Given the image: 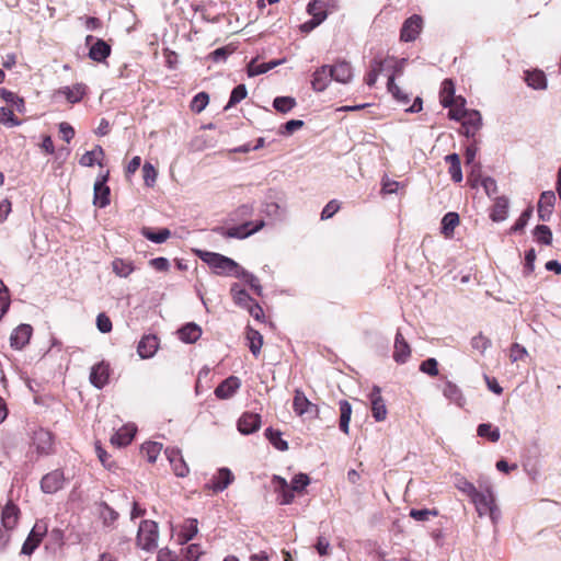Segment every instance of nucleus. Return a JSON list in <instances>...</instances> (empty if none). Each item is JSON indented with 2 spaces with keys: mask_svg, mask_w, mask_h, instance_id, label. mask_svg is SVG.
I'll return each mask as SVG.
<instances>
[{
  "mask_svg": "<svg viewBox=\"0 0 561 561\" xmlns=\"http://www.w3.org/2000/svg\"><path fill=\"white\" fill-rule=\"evenodd\" d=\"M479 516L489 515L492 523L496 524L501 518V511L495 504V497L491 486L478 491L471 499Z\"/></svg>",
  "mask_w": 561,
  "mask_h": 561,
  "instance_id": "f257e3e1",
  "label": "nucleus"
},
{
  "mask_svg": "<svg viewBox=\"0 0 561 561\" xmlns=\"http://www.w3.org/2000/svg\"><path fill=\"white\" fill-rule=\"evenodd\" d=\"M197 254L217 274L234 276V273L240 268L236 261L222 254L208 251H197Z\"/></svg>",
  "mask_w": 561,
  "mask_h": 561,
  "instance_id": "f03ea898",
  "label": "nucleus"
},
{
  "mask_svg": "<svg viewBox=\"0 0 561 561\" xmlns=\"http://www.w3.org/2000/svg\"><path fill=\"white\" fill-rule=\"evenodd\" d=\"M158 525L152 520L140 523L137 534L138 546L147 551L153 550L158 542Z\"/></svg>",
  "mask_w": 561,
  "mask_h": 561,
  "instance_id": "7ed1b4c3",
  "label": "nucleus"
},
{
  "mask_svg": "<svg viewBox=\"0 0 561 561\" xmlns=\"http://www.w3.org/2000/svg\"><path fill=\"white\" fill-rule=\"evenodd\" d=\"M251 225V222H245L238 227H232L228 229L224 227H217L214 229V231L224 238L244 239L251 236L252 233L261 230L265 226V222L263 220H260L252 228H250Z\"/></svg>",
  "mask_w": 561,
  "mask_h": 561,
  "instance_id": "20e7f679",
  "label": "nucleus"
},
{
  "mask_svg": "<svg viewBox=\"0 0 561 561\" xmlns=\"http://www.w3.org/2000/svg\"><path fill=\"white\" fill-rule=\"evenodd\" d=\"M108 180V171L100 174L94 183L93 204L100 208H104L110 204V187L106 185Z\"/></svg>",
  "mask_w": 561,
  "mask_h": 561,
  "instance_id": "39448f33",
  "label": "nucleus"
},
{
  "mask_svg": "<svg viewBox=\"0 0 561 561\" xmlns=\"http://www.w3.org/2000/svg\"><path fill=\"white\" fill-rule=\"evenodd\" d=\"M33 446L37 454L49 455L54 451V437L53 434L44 428H38L33 433Z\"/></svg>",
  "mask_w": 561,
  "mask_h": 561,
  "instance_id": "423d86ee",
  "label": "nucleus"
},
{
  "mask_svg": "<svg viewBox=\"0 0 561 561\" xmlns=\"http://www.w3.org/2000/svg\"><path fill=\"white\" fill-rule=\"evenodd\" d=\"M164 454L176 477L185 478L190 473V468L182 456V451L179 448H167Z\"/></svg>",
  "mask_w": 561,
  "mask_h": 561,
  "instance_id": "0eeeda50",
  "label": "nucleus"
},
{
  "mask_svg": "<svg viewBox=\"0 0 561 561\" xmlns=\"http://www.w3.org/2000/svg\"><path fill=\"white\" fill-rule=\"evenodd\" d=\"M294 411L298 415H307L308 417H317L319 414V409L316 404L311 403L305 393L300 390H296L294 401H293Z\"/></svg>",
  "mask_w": 561,
  "mask_h": 561,
  "instance_id": "6e6552de",
  "label": "nucleus"
},
{
  "mask_svg": "<svg viewBox=\"0 0 561 561\" xmlns=\"http://www.w3.org/2000/svg\"><path fill=\"white\" fill-rule=\"evenodd\" d=\"M46 533L47 526L42 523H36L33 529L31 530L28 537L24 541L21 553L26 556L32 554L33 551L38 547L39 542L42 541Z\"/></svg>",
  "mask_w": 561,
  "mask_h": 561,
  "instance_id": "1a4fd4ad",
  "label": "nucleus"
},
{
  "mask_svg": "<svg viewBox=\"0 0 561 561\" xmlns=\"http://www.w3.org/2000/svg\"><path fill=\"white\" fill-rule=\"evenodd\" d=\"M65 482L64 472L56 469L45 474L41 480V489L44 493L53 494L59 491Z\"/></svg>",
  "mask_w": 561,
  "mask_h": 561,
  "instance_id": "9d476101",
  "label": "nucleus"
},
{
  "mask_svg": "<svg viewBox=\"0 0 561 561\" xmlns=\"http://www.w3.org/2000/svg\"><path fill=\"white\" fill-rule=\"evenodd\" d=\"M423 25L420 15L414 14L407 19L402 25L400 37L403 42H413L419 36Z\"/></svg>",
  "mask_w": 561,
  "mask_h": 561,
  "instance_id": "9b49d317",
  "label": "nucleus"
},
{
  "mask_svg": "<svg viewBox=\"0 0 561 561\" xmlns=\"http://www.w3.org/2000/svg\"><path fill=\"white\" fill-rule=\"evenodd\" d=\"M369 400L371 405L373 417L377 422H382L386 420L388 411L386 408L385 400L381 397L380 388L378 386H374L371 392L369 393Z\"/></svg>",
  "mask_w": 561,
  "mask_h": 561,
  "instance_id": "f8f14e48",
  "label": "nucleus"
},
{
  "mask_svg": "<svg viewBox=\"0 0 561 561\" xmlns=\"http://www.w3.org/2000/svg\"><path fill=\"white\" fill-rule=\"evenodd\" d=\"M33 333V328L30 324L22 323L16 327L10 335V345L14 350H22L28 344Z\"/></svg>",
  "mask_w": 561,
  "mask_h": 561,
  "instance_id": "ddd939ff",
  "label": "nucleus"
},
{
  "mask_svg": "<svg viewBox=\"0 0 561 561\" xmlns=\"http://www.w3.org/2000/svg\"><path fill=\"white\" fill-rule=\"evenodd\" d=\"M329 0H313L308 4L307 11L312 19L310 20L311 27L320 25L328 16Z\"/></svg>",
  "mask_w": 561,
  "mask_h": 561,
  "instance_id": "4468645a",
  "label": "nucleus"
},
{
  "mask_svg": "<svg viewBox=\"0 0 561 561\" xmlns=\"http://www.w3.org/2000/svg\"><path fill=\"white\" fill-rule=\"evenodd\" d=\"M556 204V194L552 191L541 193L538 202V216L542 221H549Z\"/></svg>",
  "mask_w": 561,
  "mask_h": 561,
  "instance_id": "2eb2a0df",
  "label": "nucleus"
},
{
  "mask_svg": "<svg viewBox=\"0 0 561 561\" xmlns=\"http://www.w3.org/2000/svg\"><path fill=\"white\" fill-rule=\"evenodd\" d=\"M238 431L243 435H250L261 427V416L257 413L245 412L238 420Z\"/></svg>",
  "mask_w": 561,
  "mask_h": 561,
  "instance_id": "dca6fc26",
  "label": "nucleus"
},
{
  "mask_svg": "<svg viewBox=\"0 0 561 561\" xmlns=\"http://www.w3.org/2000/svg\"><path fill=\"white\" fill-rule=\"evenodd\" d=\"M87 92L83 83H76L72 87H61L55 92V98L65 96L69 103H78L82 100Z\"/></svg>",
  "mask_w": 561,
  "mask_h": 561,
  "instance_id": "f3484780",
  "label": "nucleus"
},
{
  "mask_svg": "<svg viewBox=\"0 0 561 561\" xmlns=\"http://www.w3.org/2000/svg\"><path fill=\"white\" fill-rule=\"evenodd\" d=\"M331 79L340 83H348L353 78V68L350 62L343 60L334 66H329Z\"/></svg>",
  "mask_w": 561,
  "mask_h": 561,
  "instance_id": "a211bd4d",
  "label": "nucleus"
},
{
  "mask_svg": "<svg viewBox=\"0 0 561 561\" xmlns=\"http://www.w3.org/2000/svg\"><path fill=\"white\" fill-rule=\"evenodd\" d=\"M110 368L104 362L92 366L90 371V382L98 389H102L108 381Z\"/></svg>",
  "mask_w": 561,
  "mask_h": 561,
  "instance_id": "6ab92c4d",
  "label": "nucleus"
},
{
  "mask_svg": "<svg viewBox=\"0 0 561 561\" xmlns=\"http://www.w3.org/2000/svg\"><path fill=\"white\" fill-rule=\"evenodd\" d=\"M240 387V379L238 377L230 376L218 385V387L215 389V394L219 399H229L238 391Z\"/></svg>",
  "mask_w": 561,
  "mask_h": 561,
  "instance_id": "aec40b11",
  "label": "nucleus"
},
{
  "mask_svg": "<svg viewBox=\"0 0 561 561\" xmlns=\"http://www.w3.org/2000/svg\"><path fill=\"white\" fill-rule=\"evenodd\" d=\"M482 126V117L479 111L470 110L462 119L463 135L473 137Z\"/></svg>",
  "mask_w": 561,
  "mask_h": 561,
  "instance_id": "412c9836",
  "label": "nucleus"
},
{
  "mask_svg": "<svg viewBox=\"0 0 561 561\" xmlns=\"http://www.w3.org/2000/svg\"><path fill=\"white\" fill-rule=\"evenodd\" d=\"M443 396L451 403L456 404L458 408H463L466 404V399L461 389L454 383L453 381H445L442 387Z\"/></svg>",
  "mask_w": 561,
  "mask_h": 561,
  "instance_id": "4be33fe9",
  "label": "nucleus"
},
{
  "mask_svg": "<svg viewBox=\"0 0 561 561\" xmlns=\"http://www.w3.org/2000/svg\"><path fill=\"white\" fill-rule=\"evenodd\" d=\"M136 431L137 427L134 424H126L112 435L111 443L118 447L127 446L131 443Z\"/></svg>",
  "mask_w": 561,
  "mask_h": 561,
  "instance_id": "5701e85b",
  "label": "nucleus"
},
{
  "mask_svg": "<svg viewBox=\"0 0 561 561\" xmlns=\"http://www.w3.org/2000/svg\"><path fill=\"white\" fill-rule=\"evenodd\" d=\"M411 355V347L404 340L400 331L397 332L394 339L393 359L398 364H404Z\"/></svg>",
  "mask_w": 561,
  "mask_h": 561,
  "instance_id": "b1692460",
  "label": "nucleus"
},
{
  "mask_svg": "<svg viewBox=\"0 0 561 561\" xmlns=\"http://www.w3.org/2000/svg\"><path fill=\"white\" fill-rule=\"evenodd\" d=\"M20 510L12 502H9L1 513V527L5 530H12L19 520Z\"/></svg>",
  "mask_w": 561,
  "mask_h": 561,
  "instance_id": "393cba45",
  "label": "nucleus"
},
{
  "mask_svg": "<svg viewBox=\"0 0 561 561\" xmlns=\"http://www.w3.org/2000/svg\"><path fill=\"white\" fill-rule=\"evenodd\" d=\"M233 479V474L228 468H220L211 479L209 488L214 492H221L232 483Z\"/></svg>",
  "mask_w": 561,
  "mask_h": 561,
  "instance_id": "a878e982",
  "label": "nucleus"
},
{
  "mask_svg": "<svg viewBox=\"0 0 561 561\" xmlns=\"http://www.w3.org/2000/svg\"><path fill=\"white\" fill-rule=\"evenodd\" d=\"M524 79L527 85L534 90H546L548 87L546 75L539 69L526 70Z\"/></svg>",
  "mask_w": 561,
  "mask_h": 561,
  "instance_id": "bb28decb",
  "label": "nucleus"
},
{
  "mask_svg": "<svg viewBox=\"0 0 561 561\" xmlns=\"http://www.w3.org/2000/svg\"><path fill=\"white\" fill-rule=\"evenodd\" d=\"M159 347L156 335H146L138 343L137 352L144 359L152 357Z\"/></svg>",
  "mask_w": 561,
  "mask_h": 561,
  "instance_id": "cd10ccee",
  "label": "nucleus"
},
{
  "mask_svg": "<svg viewBox=\"0 0 561 561\" xmlns=\"http://www.w3.org/2000/svg\"><path fill=\"white\" fill-rule=\"evenodd\" d=\"M330 80L332 79L330 76L329 66L324 65L313 72L311 80L312 89L314 91L322 92L328 87Z\"/></svg>",
  "mask_w": 561,
  "mask_h": 561,
  "instance_id": "c85d7f7f",
  "label": "nucleus"
},
{
  "mask_svg": "<svg viewBox=\"0 0 561 561\" xmlns=\"http://www.w3.org/2000/svg\"><path fill=\"white\" fill-rule=\"evenodd\" d=\"M111 54V46L103 39H96L89 50V57L98 62L104 61Z\"/></svg>",
  "mask_w": 561,
  "mask_h": 561,
  "instance_id": "c756f323",
  "label": "nucleus"
},
{
  "mask_svg": "<svg viewBox=\"0 0 561 561\" xmlns=\"http://www.w3.org/2000/svg\"><path fill=\"white\" fill-rule=\"evenodd\" d=\"M179 339L184 343H195L202 335V329L194 322L186 323L179 331Z\"/></svg>",
  "mask_w": 561,
  "mask_h": 561,
  "instance_id": "7c9ffc66",
  "label": "nucleus"
},
{
  "mask_svg": "<svg viewBox=\"0 0 561 561\" xmlns=\"http://www.w3.org/2000/svg\"><path fill=\"white\" fill-rule=\"evenodd\" d=\"M508 213V199L505 196L496 197L490 217L493 221H503Z\"/></svg>",
  "mask_w": 561,
  "mask_h": 561,
  "instance_id": "2f4dec72",
  "label": "nucleus"
},
{
  "mask_svg": "<svg viewBox=\"0 0 561 561\" xmlns=\"http://www.w3.org/2000/svg\"><path fill=\"white\" fill-rule=\"evenodd\" d=\"M104 157V150L101 146H95L93 150L87 151L84 154L81 156L79 163L82 167H93L95 163H98L100 167H102V159Z\"/></svg>",
  "mask_w": 561,
  "mask_h": 561,
  "instance_id": "473e14b6",
  "label": "nucleus"
},
{
  "mask_svg": "<svg viewBox=\"0 0 561 561\" xmlns=\"http://www.w3.org/2000/svg\"><path fill=\"white\" fill-rule=\"evenodd\" d=\"M445 161L449 163V174L451 180L455 183H460L462 181V171L460 157L457 153H450L445 157Z\"/></svg>",
  "mask_w": 561,
  "mask_h": 561,
  "instance_id": "72a5a7b5",
  "label": "nucleus"
},
{
  "mask_svg": "<svg viewBox=\"0 0 561 561\" xmlns=\"http://www.w3.org/2000/svg\"><path fill=\"white\" fill-rule=\"evenodd\" d=\"M234 277L243 279L247 284H249L251 289L254 290L256 295L262 296L263 288L260 284L259 278L254 274L248 272L247 270L240 266L238 272L234 273Z\"/></svg>",
  "mask_w": 561,
  "mask_h": 561,
  "instance_id": "f704fd0d",
  "label": "nucleus"
},
{
  "mask_svg": "<svg viewBox=\"0 0 561 561\" xmlns=\"http://www.w3.org/2000/svg\"><path fill=\"white\" fill-rule=\"evenodd\" d=\"M198 533L197 528V519H187L183 527L181 533L178 536V540L181 545L186 543L187 541L192 540L196 534Z\"/></svg>",
  "mask_w": 561,
  "mask_h": 561,
  "instance_id": "c9c22d12",
  "label": "nucleus"
},
{
  "mask_svg": "<svg viewBox=\"0 0 561 561\" xmlns=\"http://www.w3.org/2000/svg\"><path fill=\"white\" fill-rule=\"evenodd\" d=\"M247 340L249 342V348H250L251 353L255 357L259 356L261 353L262 345H263L262 334L259 331L249 327L247 329Z\"/></svg>",
  "mask_w": 561,
  "mask_h": 561,
  "instance_id": "e433bc0d",
  "label": "nucleus"
},
{
  "mask_svg": "<svg viewBox=\"0 0 561 561\" xmlns=\"http://www.w3.org/2000/svg\"><path fill=\"white\" fill-rule=\"evenodd\" d=\"M113 272L119 277H128L134 271L135 266L131 261L116 257L112 262Z\"/></svg>",
  "mask_w": 561,
  "mask_h": 561,
  "instance_id": "4c0bfd02",
  "label": "nucleus"
},
{
  "mask_svg": "<svg viewBox=\"0 0 561 561\" xmlns=\"http://www.w3.org/2000/svg\"><path fill=\"white\" fill-rule=\"evenodd\" d=\"M455 88L451 80L446 79L443 81L442 91H440V103L444 107H449L456 102L458 99L454 98Z\"/></svg>",
  "mask_w": 561,
  "mask_h": 561,
  "instance_id": "58836bf2",
  "label": "nucleus"
},
{
  "mask_svg": "<svg viewBox=\"0 0 561 561\" xmlns=\"http://www.w3.org/2000/svg\"><path fill=\"white\" fill-rule=\"evenodd\" d=\"M340 430L348 434L350 432V421L352 415V405L346 400L340 401Z\"/></svg>",
  "mask_w": 561,
  "mask_h": 561,
  "instance_id": "ea45409f",
  "label": "nucleus"
},
{
  "mask_svg": "<svg viewBox=\"0 0 561 561\" xmlns=\"http://www.w3.org/2000/svg\"><path fill=\"white\" fill-rule=\"evenodd\" d=\"M142 236L151 242L163 243L170 238L171 231L167 228L160 229L158 231H152L149 228H144Z\"/></svg>",
  "mask_w": 561,
  "mask_h": 561,
  "instance_id": "a19ab883",
  "label": "nucleus"
},
{
  "mask_svg": "<svg viewBox=\"0 0 561 561\" xmlns=\"http://www.w3.org/2000/svg\"><path fill=\"white\" fill-rule=\"evenodd\" d=\"M162 450V444L157 442H148L141 446V453L149 462H154Z\"/></svg>",
  "mask_w": 561,
  "mask_h": 561,
  "instance_id": "79ce46f5",
  "label": "nucleus"
},
{
  "mask_svg": "<svg viewBox=\"0 0 561 561\" xmlns=\"http://www.w3.org/2000/svg\"><path fill=\"white\" fill-rule=\"evenodd\" d=\"M477 433L480 437H485L492 443L500 439L501 434L497 427H493L490 423H482L478 426Z\"/></svg>",
  "mask_w": 561,
  "mask_h": 561,
  "instance_id": "37998d69",
  "label": "nucleus"
},
{
  "mask_svg": "<svg viewBox=\"0 0 561 561\" xmlns=\"http://www.w3.org/2000/svg\"><path fill=\"white\" fill-rule=\"evenodd\" d=\"M265 436L276 449L280 451L288 449V443L282 438V433L279 431L267 428L265 431Z\"/></svg>",
  "mask_w": 561,
  "mask_h": 561,
  "instance_id": "c03bdc74",
  "label": "nucleus"
},
{
  "mask_svg": "<svg viewBox=\"0 0 561 561\" xmlns=\"http://www.w3.org/2000/svg\"><path fill=\"white\" fill-rule=\"evenodd\" d=\"M387 89L397 101L402 104H407L409 102V95L403 93L400 87L394 82V75H388Z\"/></svg>",
  "mask_w": 561,
  "mask_h": 561,
  "instance_id": "a18cd8bd",
  "label": "nucleus"
},
{
  "mask_svg": "<svg viewBox=\"0 0 561 561\" xmlns=\"http://www.w3.org/2000/svg\"><path fill=\"white\" fill-rule=\"evenodd\" d=\"M458 224H459L458 214L454 213V211L447 213L442 219L443 233L446 236H449L450 233L454 232V229L458 226Z\"/></svg>",
  "mask_w": 561,
  "mask_h": 561,
  "instance_id": "49530a36",
  "label": "nucleus"
},
{
  "mask_svg": "<svg viewBox=\"0 0 561 561\" xmlns=\"http://www.w3.org/2000/svg\"><path fill=\"white\" fill-rule=\"evenodd\" d=\"M466 101L462 98H458L456 102L451 106H449L448 116L450 119L461 121L468 113V110L465 108Z\"/></svg>",
  "mask_w": 561,
  "mask_h": 561,
  "instance_id": "de8ad7c7",
  "label": "nucleus"
},
{
  "mask_svg": "<svg viewBox=\"0 0 561 561\" xmlns=\"http://www.w3.org/2000/svg\"><path fill=\"white\" fill-rule=\"evenodd\" d=\"M296 105V100L290 96H277L273 101V106L280 113H288Z\"/></svg>",
  "mask_w": 561,
  "mask_h": 561,
  "instance_id": "09e8293b",
  "label": "nucleus"
},
{
  "mask_svg": "<svg viewBox=\"0 0 561 561\" xmlns=\"http://www.w3.org/2000/svg\"><path fill=\"white\" fill-rule=\"evenodd\" d=\"M534 236L536 241L541 244L550 245L552 242V232L546 225H538L534 230Z\"/></svg>",
  "mask_w": 561,
  "mask_h": 561,
  "instance_id": "8fccbe9b",
  "label": "nucleus"
},
{
  "mask_svg": "<svg viewBox=\"0 0 561 561\" xmlns=\"http://www.w3.org/2000/svg\"><path fill=\"white\" fill-rule=\"evenodd\" d=\"M407 62L408 59L405 58L397 59L394 57L388 56L387 64L389 68V75H394V78L397 76H401L403 73Z\"/></svg>",
  "mask_w": 561,
  "mask_h": 561,
  "instance_id": "3c124183",
  "label": "nucleus"
},
{
  "mask_svg": "<svg viewBox=\"0 0 561 561\" xmlns=\"http://www.w3.org/2000/svg\"><path fill=\"white\" fill-rule=\"evenodd\" d=\"M248 91L244 84L237 85L231 94L228 104L226 105L225 110L234 106L236 104L240 103L243 99L247 98Z\"/></svg>",
  "mask_w": 561,
  "mask_h": 561,
  "instance_id": "603ef678",
  "label": "nucleus"
},
{
  "mask_svg": "<svg viewBox=\"0 0 561 561\" xmlns=\"http://www.w3.org/2000/svg\"><path fill=\"white\" fill-rule=\"evenodd\" d=\"M209 102V96L207 93L205 92H199L198 94H196L192 102H191V108L193 112L195 113H201L202 111L205 110V107L207 106Z\"/></svg>",
  "mask_w": 561,
  "mask_h": 561,
  "instance_id": "864d4df0",
  "label": "nucleus"
},
{
  "mask_svg": "<svg viewBox=\"0 0 561 561\" xmlns=\"http://www.w3.org/2000/svg\"><path fill=\"white\" fill-rule=\"evenodd\" d=\"M0 123L10 127L21 124L13 111L8 107H0Z\"/></svg>",
  "mask_w": 561,
  "mask_h": 561,
  "instance_id": "5fc2aeb1",
  "label": "nucleus"
},
{
  "mask_svg": "<svg viewBox=\"0 0 561 561\" xmlns=\"http://www.w3.org/2000/svg\"><path fill=\"white\" fill-rule=\"evenodd\" d=\"M471 346L473 350H477L483 354L491 346V340L484 336L482 333H479L471 339Z\"/></svg>",
  "mask_w": 561,
  "mask_h": 561,
  "instance_id": "6e6d98bb",
  "label": "nucleus"
},
{
  "mask_svg": "<svg viewBox=\"0 0 561 561\" xmlns=\"http://www.w3.org/2000/svg\"><path fill=\"white\" fill-rule=\"evenodd\" d=\"M456 488L460 492L468 495L470 499H472L474 496V494L478 492L477 488L463 477H460L457 479Z\"/></svg>",
  "mask_w": 561,
  "mask_h": 561,
  "instance_id": "4d7b16f0",
  "label": "nucleus"
},
{
  "mask_svg": "<svg viewBox=\"0 0 561 561\" xmlns=\"http://www.w3.org/2000/svg\"><path fill=\"white\" fill-rule=\"evenodd\" d=\"M531 215H533V209L530 207L525 209L522 213V215L518 217L516 222L512 226L511 232L515 233V232L522 231L526 227V225L528 224V220L531 217Z\"/></svg>",
  "mask_w": 561,
  "mask_h": 561,
  "instance_id": "13d9d810",
  "label": "nucleus"
},
{
  "mask_svg": "<svg viewBox=\"0 0 561 561\" xmlns=\"http://www.w3.org/2000/svg\"><path fill=\"white\" fill-rule=\"evenodd\" d=\"M142 173H144V182L148 187H151L154 185L157 180V171L153 168V165L149 162H146L142 167Z\"/></svg>",
  "mask_w": 561,
  "mask_h": 561,
  "instance_id": "bf43d9fd",
  "label": "nucleus"
},
{
  "mask_svg": "<svg viewBox=\"0 0 561 561\" xmlns=\"http://www.w3.org/2000/svg\"><path fill=\"white\" fill-rule=\"evenodd\" d=\"M0 94L7 102L12 103L20 112L23 110L24 100L19 98L15 93L1 89Z\"/></svg>",
  "mask_w": 561,
  "mask_h": 561,
  "instance_id": "052dcab7",
  "label": "nucleus"
},
{
  "mask_svg": "<svg viewBox=\"0 0 561 561\" xmlns=\"http://www.w3.org/2000/svg\"><path fill=\"white\" fill-rule=\"evenodd\" d=\"M310 483V479L307 474L305 473H298L296 474L291 482H290V488L295 491V492H300L302 491L308 484Z\"/></svg>",
  "mask_w": 561,
  "mask_h": 561,
  "instance_id": "680f3d73",
  "label": "nucleus"
},
{
  "mask_svg": "<svg viewBox=\"0 0 561 561\" xmlns=\"http://www.w3.org/2000/svg\"><path fill=\"white\" fill-rule=\"evenodd\" d=\"M438 363L435 358H427L420 365V370L428 376H437L438 375Z\"/></svg>",
  "mask_w": 561,
  "mask_h": 561,
  "instance_id": "e2e57ef3",
  "label": "nucleus"
},
{
  "mask_svg": "<svg viewBox=\"0 0 561 561\" xmlns=\"http://www.w3.org/2000/svg\"><path fill=\"white\" fill-rule=\"evenodd\" d=\"M371 72H375L378 77L382 72H389L388 64H387V57L386 58H374L370 62V70Z\"/></svg>",
  "mask_w": 561,
  "mask_h": 561,
  "instance_id": "0e129e2a",
  "label": "nucleus"
},
{
  "mask_svg": "<svg viewBox=\"0 0 561 561\" xmlns=\"http://www.w3.org/2000/svg\"><path fill=\"white\" fill-rule=\"evenodd\" d=\"M340 209V203L336 199L330 201L321 211V219L327 220L333 217Z\"/></svg>",
  "mask_w": 561,
  "mask_h": 561,
  "instance_id": "69168bd1",
  "label": "nucleus"
},
{
  "mask_svg": "<svg viewBox=\"0 0 561 561\" xmlns=\"http://www.w3.org/2000/svg\"><path fill=\"white\" fill-rule=\"evenodd\" d=\"M185 560L197 561L203 554L201 547L196 543H192L183 550Z\"/></svg>",
  "mask_w": 561,
  "mask_h": 561,
  "instance_id": "338daca9",
  "label": "nucleus"
},
{
  "mask_svg": "<svg viewBox=\"0 0 561 561\" xmlns=\"http://www.w3.org/2000/svg\"><path fill=\"white\" fill-rule=\"evenodd\" d=\"M527 355L528 352L523 345L514 343L511 346L510 358L513 363L524 359Z\"/></svg>",
  "mask_w": 561,
  "mask_h": 561,
  "instance_id": "774afa93",
  "label": "nucleus"
}]
</instances>
